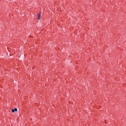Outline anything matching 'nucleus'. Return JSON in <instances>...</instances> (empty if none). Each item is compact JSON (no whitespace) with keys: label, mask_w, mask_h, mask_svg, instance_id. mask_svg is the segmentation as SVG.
<instances>
[{"label":"nucleus","mask_w":126,"mask_h":126,"mask_svg":"<svg viewBox=\"0 0 126 126\" xmlns=\"http://www.w3.org/2000/svg\"><path fill=\"white\" fill-rule=\"evenodd\" d=\"M12 112L13 113H14V112H17V108H14V109H12Z\"/></svg>","instance_id":"obj_2"},{"label":"nucleus","mask_w":126,"mask_h":126,"mask_svg":"<svg viewBox=\"0 0 126 126\" xmlns=\"http://www.w3.org/2000/svg\"><path fill=\"white\" fill-rule=\"evenodd\" d=\"M41 17V13H39L37 14V19L39 20H40V18Z\"/></svg>","instance_id":"obj_1"}]
</instances>
